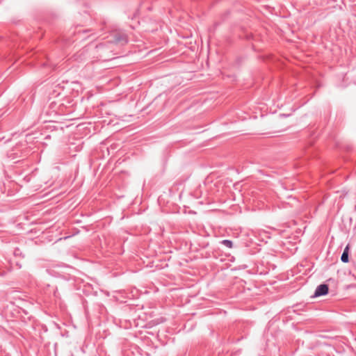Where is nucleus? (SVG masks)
I'll return each mask as SVG.
<instances>
[{
    "instance_id": "obj_1",
    "label": "nucleus",
    "mask_w": 356,
    "mask_h": 356,
    "mask_svg": "<svg viewBox=\"0 0 356 356\" xmlns=\"http://www.w3.org/2000/svg\"><path fill=\"white\" fill-rule=\"evenodd\" d=\"M329 291L328 286L327 284H321L317 286L314 297H318L321 296H325L327 294Z\"/></svg>"
},
{
    "instance_id": "obj_2",
    "label": "nucleus",
    "mask_w": 356,
    "mask_h": 356,
    "mask_svg": "<svg viewBox=\"0 0 356 356\" xmlns=\"http://www.w3.org/2000/svg\"><path fill=\"white\" fill-rule=\"evenodd\" d=\"M348 250L349 245H348L343 250V252L341 255V259L343 262L347 263L348 262Z\"/></svg>"
},
{
    "instance_id": "obj_3",
    "label": "nucleus",
    "mask_w": 356,
    "mask_h": 356,
    "mask_svg": "<svg viewBox=\"0 0 356 356\" xmlns=\"http://www.w3.org/2000/svg\"><path fill=\"white\" fill-rule=\"evenodd\" d=\"M222 243L229 248H232L233 246L232 242L229 240H224L222 241Z\"/></svg>"
}]
</instances>
